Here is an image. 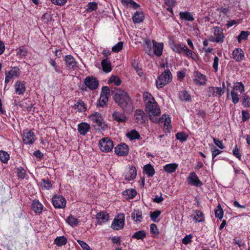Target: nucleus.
<instances>
[{
    "instance_id": "1",
    "label": "nucleus",
    "mask_w": 250,
    "mask_h": 250,
    "mask_svg": "<svg viewBox=\"0 0 250 250\" xmlns=\"http://www.w3.org/2000/svg\"><path fill=\"white\" fill-rule=\"evenodd\" d=\"M112 95L115 103L123 111L128 114L133 110V105L128 94L124 90L115 89L111 91Z\"/></svg>"
},
{
    "instance_id": "2",
    "label": "nucleus",
    "mask_w": 250,
    "mask_h": 250,
    "mask_svg": "<svg viewBox=\"0 0 250 250\" xmlns=\"http://www.w3.org/2000/svg\"><path fill=\"white\" fill-rule=\"evenodd\" d=\"M172 80V74L167 69L162 73L156 81V86L158 88H161L169 83Z\"/></svg>"
},
{
    "instance_id": "3",
    "label": "nucleus",
    "mask_w": 250,
    "mask_h": 250,
    "mask_svg": "<svg viewBox=\"0 0 250 250\" xmlns=\"http://www.w3.org/2000/svg\"><path fill=\"white\" fill-rule=\"evenodd\" d=\"M99 146L101 151L108 152L112 150L113 142L109 138H104L99 141Z\"/></svg>"
},
{
    "instance_id": "4",
    "label": "nucleus",
    "mask_w": 250,
    "mask_h": 250,
    "mask_svg": "<svg viewBox=\"0 0 250 250\" xmlns=\"http://www.w3.org/2000/svg\"><path fill=\"white\" fill-rule=\"evenodd\" d=\"M146 111L148 115L154 113L160 114V109L153 97L151 98V100L146 103Z\"/></svg>"
},
{
    "instance_id": "5",
    "label": "nucleus",
    "mask_w": 250,
    "mask_h": 250,
    "mask_svg": "<svg viewBox=\"0 0 250 250\" xmlns=\"http://www.w3.org/2000/svg\"><path fill=\"white\" fill-rule=\"evenodd\" d=\"M111 94L110 89L108 86H104L102 88L100 97L99 100V104L101 107H104L108 101L109 95Z\"/></svg>"
},
{
    "instance_id": "6",
    "label": "nucleus",
    "mask_w": 250,
    "mask_h": 250,
    "mask_svg": "<svg viewBox=\"0 0 250 250\" xmlns=\"http://www.w3.org/2000/svg\"><path fill=\"white\" fill-rule=\"evenodd\" d=\"M22 136V141L26 145L32 144L36 140L35 133L30 130L26 129L24 130Z\"/></svg>"
},
{
    "instance_id": "7",
    "label": "nucleus",
    "mask_w": 250,
    "mask_h": 250,
    "mask_svg": "<svg viewBox=\"0 0 250 250\" xmlns=\"http://www.w3.org/2000/svg\"><path fill=\"white\" fill-rule=\"evenodd\" d=\"M90 120L93 122L94 126H98L104 128V125L103 118L101 114L98 112H95L92 114L89 117Z\"/></svg>"
},
{
    "instance_id": "8",
    "label": "nucleus",
    "mask_w": 250,
    "mask_h": 250,
    "mask_svg": "<svg viewBox=\"0 0 250 250\" xmlns=\"http://www.w3.org/2000/svg\"><path fill=\"white\" fill-rule=\"evenodd\" d=\"M52 204L55 208H63L66 205L65 198L60 195H55L52 198Z\"/></svg>"
},
{
    "instance_id": "9",
    "label": "nucleus",
    "mask_w": 250,
    "mask_h": 250,
    "mask_svg": "<svg viewBox=\"0 0 250 250\" xmlns=\"http://www.w3.org/2000/svg\"><path fill=\"white\" fill-rule=\"evenodd\" d=\"M214 29V37L211 40L212 42L217 43H222L224 42L225 36L223 33V29L218 26H215Z\"/></svg>"
},
{
    "instance_id": "10",
    "label": "nucleus",
    "mask_w": 250,
    "mask_h": 250,
    "mask_svg": "<svg viewBox=\"0 0 250 250\" xmlns=\"http://www.w3.org/2000/svg\"><path fill=\"white\" fill-rule=\"evenodd\" d=\"M125 217L123 214L115 218L111 224V228L115 230L122 229L124 226Z\"/></svg>"
},
{
    "instance_id": "11",
    "label": "nucleus",
    "mask_w": 250,
    "mask_h": 250,
    "mask_svg": "<svg viewBox=\"0 0 250 250\" xmlns=\"http://www.w3.org/2000/svg\"><path fill=\"white\" fill-rule=\"evenodd\" d=\"M224 89L218 87H210L208 89V95L209 97H220L224 94Z\"/></svg>"
},
{
    "instance_id": "12",
    "label": "nucleus",
    "mask_w": 250,
    "mask_h": 250,
    "mask_svg": "<svg viewBox=\"0 0 250 250\" xmlns=\"http://www.w3.org/2000/svg\"><path fill=\"white\" fill-rule=\"evenodd\" d=\"M84 83L90 90L96 89L99 85L98 80L92 77H87L84 80Z\"/></svg>"
},
{
    "instance_id": "13",
    "label": "nucleus",
    "mask_w": 250,
    "mask_h": 250,
    "mask_svg": "<svg viewBox=\"0 0 250 250\" xmlns=\"http://www.w3.org/2000/svg\"><path fill=\"white\" fill-rule=\"evenodd\" d=\"M20 71L18 67H14L8 72H5V83H9L12 78L18 77L20 75Z\"/></svg>"
},
{
    "instance_id": "14",
    "label": "nucleus",
    "mask_w": 250,
    "mask_h": 250,
    "mask_svg": "<svg viewBox=\"0 0 250 250\" xmlns=\"http://www.w3.org/2000/svg\"><path fill=\"white\" fill-rule=\"evenodd\" d=\"M187 181L189 184L196 187H201L203 185L196 174L194 172H191L189 174L188 177Z\"/></svg>"
},
{
    "instance_id": "15",
    "label": "nucleus",
    "mask_w": 250,
    "mask_h": 250,
    "mask_svg": "<svg viewBox=\"0 0 250 250\" xmlns=\"http://www.w3.org/2000/svg\"><path fill=\"white\" fill-rule=\"evenodd\" d=\"M128 146L124 144L122 145H118L115 147V152L118 156H126L128 153Z\"/></svg>"
},
{
    "instance_id": "16",
    "label": "nucleus",
    "mask_w": 250,
    "mask_h": 250,
    "mask_svg": "<svg viewBox=\"0 0 250 250\" xmlns=\"http://www.w3.org/2000/svg\"><path fill=\"white\" fill-rule=\"evenodd\" d=\"M114 120L119 123H125L127 121V117L124 113L118 111H115L112 114Z\"/></svg>"
},
{
    "instance_id": "17",
    "label": "nucleus",
    "mask_w": 250,
    "mask_h": 250,
    "mask_svg": "<svg viewBox=\"0 0 250 250\" xmlns=\"http://www.w3.org/2000/svg\"><path fill=\"white\" fill-rule=\"evenodd\" d=\"M193 81L196 84L203 85L206 83V76L200 73L199 71H194L193 73Z\"/></svg>"
},
{
    "instance_id": "18",
    "label": "nucleus",
    "mask_w": 250,
    "mask_h": 250,
    "mask_svg": "<svg viewBox=\"0 0 250 250\" xmlns=\"http://www.w3.org/2000/svg\"><path fill=\"white\" fill-rule=\"evenodd\" d=\"M137 175V170L135 167L131 166L129 170L125 174V179L127 181L133 180Z\"/></svg>"
},
{
    "instance_id": "19",
    "label": "nucleus",
    "mask_w": 250,
    "mask_h": 250,
    "mask_svg": "<svg viewBox=\"0 0 250 250\" xmlns=\"http://www.w3.org/2000/svg\"><path fill=\"white\" fill-rule=\"evenodd\" d=\"M153 53L157 56L160 57L162 54L164 44L163 43H158L153 40Z\"/></svg>"
},
{
    "instance_id": "20",
    "label": "nucleus",
    "mask_w": 250,
    "mask_h": 250,
    "mask_svg": "<svg viewBox=\"0 0 250 250\" xmlns=\"http://www.w3.org/2000/svg\"><path fill=\"white\" fill-rule=\"evenodd\" d=\"M233 58L237 62H241L244 58V53L241 48H236L232 53Z\"/></svg>"
},
{
    "instance_id": "21",
    "label": "nucleus",
    "mask_w": 250,
    "mask_h": 250,
    "mask_svg": "<svg viewBox=\"0 0 250 250\" xmlns=\"http://www.w3.org/2000/svg\"><path fill=\"white\" fill-rule=\"evenodd\" d=\"M65 64L69 69H73L77 66V62L74 58L71 55H66L65 57Z\"/></svg>"
},
{
    "instance_id": "22",
    "label": "nucleus",
    "mask_w": 250,
    "mask_h": 250,
    "mask_svg": "<svg viewBox=\"0 0 250 250\" xmlns=\"http://www.w3.org/2000/svg\"><path fill=\"white\" fill-rule=\"evenodd\" d=\"M96 219L98 220V223L99 225L107 222L109 220L108 214L105 211H101L98 213L96 216Z\"/></svg>"
},
{
    "instance_id": "23",
    "label": "nucleus",
    "mask_w": 250,
    "mask_h": 250,
    "mask_svg": "<svg viewBox=\"0 0 250 250\" xmlns=\"http://www.w3.org/2000/svg\"><path fill=\"white\" fill-rule=\"evenodd\" d=\"M15 89L16 94H23L25 91V86L23 82L17 81L15 84Z\"/></svg>"
},
{
    "instance_id": "24",
    "label": "nucleus",
    "mask_w": 250,
    "mask_h": 250,
    "mask_svg": "<svg viewBox=\"0 0 250 250\" xmlns=\"http://www.w3.org/2000/svg\"><path fill=\"white\" fill-rule=\"evenodd\" d=\"M132 219L136 223H138L141 222V220L143 218L142 212L139 209L134 210L131 214Z\"/></svg>"
},
{
    "instance_id": "25",
    "label": "nucleus",
    "mask_w": 250,
    "mask_h": 250,
    "mask_svg": "<svg viewBox=\"0 0 250 250\" xmlns=\"http://www.w3.org/2000/svg\"><path fill=\"white\" fill-rule=\"evenodd\" d=\"M90 125L86 123H82L78 125V130L79 132L83 135L86 134L90 129Z\"/></svg>"
},
{
    "instance_id": "26",
    "label": "nucleus",
    "mask_w": 250,
    "mask_h": 250,
    "mask_svg": "<svg viewBox=\"0 0 250 250\" xmlns=\"http://www.w3.org/2000/svg\"><path fill=\"white\" fill-rule=\"evenodd\" d=\"M137 194L136 190L134 189H127L123 192V195L126 199H131L135 197Z\"/></svg>"
},
{
    "instance_id": "27",
    "label": "nucleus",
    "mask_w": 250,
    "mask_h": 250,
    "mask_svg": "<svg viewBox=\"0 0 250 250\" xmlns=\"http://www.w3.org/2000/svg\"><path fill=\"white\" fill-rule=\"evenodd\" d=\"M179 16L182 20L186 21H193L194 20L193 15L189 12H180Z\"/></svg>"
},
{
    "instance_id": "28",
    "label": "nucleus",
    "mask_w": 250,
    "mask_h": 250,
    "mask_svg": "<svg viewBox=\"0 0 250 250\" xmlns=\"http://www.w3.org/2000/svg\"><path fill=\"white\" fill-rule=\"evenodd\" d=\"M103 70L105 73H108L111 71L110 62L107 59H104L101 62Z\"/></svg>"
},
{
    "instance_id": "29",
    "label": "nucleus",
    "mask_w": 250,
    "mask_h": 250,
    "mask_svg": "<svg viewBox=\"0 0 250 250\" xmlns=\"http://www.w3.org/2000/svg\"><path fill=\"white\" fill-rule=\"evenodd\" d=\"M144 15L141 11H137L132 16V20L134 23H140L144 20Z\"/></svg>"
},
{
    "instance_id": "30",
    "label": "nucleus",
    "mask_w": 250,
    "mask_h": 250,
    "mask_svg": "<svg viewBox=\"0 0 250 250\" xmlns=\"http://www.w3.org/2000/svg\"><path fill=\"white\" fill-rule=\"evenodd\" d=\"M195 222H202L204 221L203 213L200 210H195L194 214L191 216Z\"/></svg>"
},
{
    "instance_id": "31",
    "label": "nucleus",
    "mask_w": 250,
    "mask_h": 250,
    "mask_svg": "<svg viewBox=\"0 0 250 250\" xmlns=\"http://www.w3.org/2000/svg\"><path fill=\"white\" fill-rule=\"evenodd\" d=\"M144 171L148 177H152L155 174V170L150 164L145 166Z\"/></svg>"
},
{
    "instance_id": "32",
    "label": "nucleus",
    "mask_w": 250,
    "mask_h": 250,
    "mask_svg": "<svg viewBox=\"0 0 250 250\" xmlns=\"http://www.w3.org/2000/svg\"><path fill=\"white\" fill-rule=\"evenodd\" d=\"M163 123L164 127H168L170 126L171 120L168 115L164 114L160 118L159 120V124Z\"/></svg>"
},
{
    "instance_id": "33",
    "label": "nucleus",
    "mask_w": 250,
    "mask_h": 250,
    "mask_svg": "<svg viewBox=\"0 0 250 250\" xmlns=\"http://www.w3.org/2000/svg\"><path fill=\"white\" fill-rule=\"evenodd\" d=\"M178 167V165L175 163L167 164L164 167V170L167 173L174 172Z\"/></svg>"
},
{
    "instance_id": "34",
    "label": "nucleus",
    "mask_w": 250,
    "mask_h": 250,
    "mask_svg": "<svg viewBox=\"0 0 250 250\" xmlns=\"http://www.w3.org/2000/svg\"><path fill=\"white\" fill-rule=\"evenodd\" d=\"M32 208L35 212L41 213L43 209V206L38 201H34L32 203Z\"/></svg>"
},
{
    "instance_id": "35",
    "label": "nucleus",
    "mask_w": 250,
    "mask_h": 250,
    "mask_svg": "<svg viewBox=\"0 0 250 250\" xmlns=\"http://www.w3.org/2000/svg\"><path fill=\"white\" fill-rule=\"evenodd\" d=\"M179 98L182 101L189 102L191 101V96L188 94L187 91H183L179 93Z\"/></svg>"
},
{
    "instance_id": "36",
    "label": "nucleus",
    "mask_w": 250,
    "mask_h": 250,
    "mask_svg": "<svg viewBox=\"0 0 250 250\" xmlns=\"http://www.w3.org/2000/svg\"><path fill=\"white\" fill-rule=\"evenodd\" d=\"M67 243V239L64 236L57 237L55 239V244L58 246L64 245Z\"/></svg>"
},
{
    "instance_id": "37",
    "label": "nucleus",
    "mask_w": 250,
    "mask_h": 250,
    "mask_svg": "<svg viewBox=\"0 0 250 250\" xmlns=\"http://www.w3.org/2000/svg\"><path fill=\"white\" fill-rule=\"evenodd\" d=\"M146 235L144 230H139L136 232L132 236V238H135L138 240L141 239L143 240Z\"/></svg>"
},
{
    "instance_id": "38",
    "label": "nucleus",
    "mask_w": 250,
    "mask_h": 250,
    "mask_svg": "<svg viewBox=\"0 0 250 250\" xmlns=\"http://www.w3.org/2000/svg\"><path fill=\"white\" fill-rule=\"evenodd\" d=\"M74 108L79 112L85 111L86 107L84 103L82 101H79L74 104Z\"/></svg>"
},
{
    "instance_id": "39",
    "label": "nucleus",
    "mask_w": 250,
    "mask_h": 250,
    "mask_svg": "<svg viewBox=\"0 0 250 250\" xmlns=\"http://www.w3.org/2000/svg\"><path fill=\"white\" fill-rule=\"evenodd\" d=\"M127 136L131 140L134 139H139L140 137V135L139 133L135 130H133L127 133Z\"/></svg>"
},
{
    "instance_id": "40",
    "label": "nucleus",
    "mask_w": 250,
    "mask_h": 250,
    "mask_svg": "<svg viewBox=\"0 0 250 250\" xmlns=\"http://www.w3.org/2000/svg\"><path fill=\"white\" fill-rule=\"evenodd\" d=\"M66 221H67V222L71 226H72L73 227L77 226L79 223L78 220L71 215H69Z\"/></svg>"
},
{
    "instance_id": "41",
    "label": "nucleus",
    "mask_w": 250,
    "mask_h": 250,
    "mask_svg": "<svg viewBox=\"0 0 250 250\" xmlns=\"http://www.w3.org/2000/svg\"><path fill=\"white\" fill-rule=\"evenodd\" d=\"M144 48L146 53L149 55H151L152 45L151 41L149 40H147L145 41V44L144 45Z\"/></svg>"
},
{
    "instance_id": "42",
    "label": "nucleus",
    "mask_w": 250,
    "mask_h": 250,
    "mask_svg": "<svg viewBox=\"0 0 250 250\" xmlns=\"http://www.w3.org/2000/svg\"><path fill=\"white\" fill-rule=\"evenodd\" d=\"M242 105L245 107H250V98L246 94H244L242 96Z\"/></svg>"
},
{
    "instance_id": "43",
    "label": "nucleus",
    "mask_w": 250,
    "mask_h": 250,
    "mask_svg": "<svg viewBox=\"0 0 250 250\" xmlns=\"http://www.w3.org/2000/svg\"><path fill=\"white\" fill-rule=\"evenodd\" d=\"M184 45V44H174L172 46V49L174 52L180 54L184 50L183 46Z\"/></svg>"
},
{
    "instance_id": "44",
    "label": "nucleus",
    "mask_w": 250,
    "mask_h": 250,
    "mask_svg": "<svg viewBox=\"0 0 250 250\" xmlns=\"http://www.w3.org/2000/svg\"><path fill=\"white\" fill-rule=\"evenodd\" d=\"M9 158V155L4 151H0V160L3 163H6Z\"/></svg>"
},
{
    "instance_id": "45",
    "label": "nucleus",
    "mask_w": 250,
    "mask_h": 250,
    "mask_svg": "<svg viewBox=\"0 0 250 250\" xmlns=\"http://www.w3.org/2000/svg\"><path fill=\"white\" fill-rule=\"evenodd\" d=\"M215 216L216 218L221 219L223 216V210L220 205H218L217 208L215 209Z\"/></svg>"
},
{
    "instance_id": "46",
    "label": "nucleus",
    "mask_w": 250,
    "mask_h": 250,
    "mask_svg": "<svg viewBox=\"0 0 250 250\" xmlns=\"http://www.w3.org/2000/svg\"><path fill=\"white\" fill-rule=\"evenodd\" d=\"M176 138L177 140L184 142L187 140L188 135L184 132H180L176 134Z\"/></svg>"
},
{
    "instance_id": "47",
    "label": "nucleus",
    "mask_w": 250,
    "mask_h": 250,
    "mask_svg": "<svg viewBox=\"0 0 250 250\" xmlns=\"http://www.w3.org/2000/svg\"><path fill=\"white\" fill-rule=\"evenodd\" d=\"M250 33L248 31H242L241 32L240 34L237 38V40L239 42H241L242 40H247Z\"/></svg>"
},
{
    "instance_id": "48",
    "label": "nucleus",
    "mask_w": 250,
    "mask_h": 250,
    "mask_svg": "<svg viewBox=\"0 0 250 250\" xmlns=\"http://www.w3.org/2000/svg\"><path fill=\"white\" fill-rule=\"evenodd\" d=\"M108 82L109 83H114L115 85L118 86L121 83V80L119 77L113 75L110 78Z\"/></svg>"
},
{
    "instance_id": "49",
    "label": "nucleus",
    "mask_w": 250,
    "mask_h": 250,
    "mask_svg": "<svg viewBox=\"0 0 250 250\" xmlns=\"http://www.w3.org/2000/svg\"><path fill=\"white\" fill-rule=\"evenodd\" d=\"M86 11L88 12H91L97 9V3L95 2H91L88 3Z\"/></svg>"
},
{
    "instance_id": "50",
    "label": "nucleus",
    "mask_w": 250,
    "mask_h": 250,
    "mask_svg": "<svg viewBox=\"0 0 250 250\" xmlns=\"http://www.w3.org/2000/svg\"><path fill=\"white\" fill-rule=\"evenodd\" d=\"M150 232L153 234V237L159 234V231L157 226L155 224H151L150 225Z\"/></svg>"
},
{
    "instance_id": "51",
    "label": "nucleus",
    "mask_w": 250,
    "mask_h": 250,
    "mask_svg": "<svg viewBox=\"0 0 250 250\" xmlns=\"http://www.w3.org/2000/svg\"><path fill=\"white\" fill-rule=\"evenodd\" d=\"M132 66L136 71V72L138 73V74L139 76L142 75L143 73L139 66L138 62L136 60H134L133 61H132Z\"/></svg>"
},
{
    "instance_id": "52",
    "label": "nucleus",
    "mask_w": 250,
    "mask_h": 250,
    "mask_svg": "<svg viewBox=\"0 0 250 250\" xmlns=\"http://www.w3.org/2000/svg\"><path fill=\"white\" fill-rule=\"evenodd\" d=\"M233 88L234 90L239 91L241 93L244 91V86L241 82L235 83Z\"/></svg>"
},
{
    "instance_id": "53",
    "label": "nucleus",
    "mask_w": 250,
    "mask_h": 250,
    "mask_svg": "<svg viewBox=\"0 0 250 250\" xmlns=\"http://www.w3.org/2000/svg\"><path fill=\"white\" fill-rule=\"evenodd\" d=\"M123 46V42H119L112 47V51L114 52H118L122 49Z\"/></svg>"
},
{
    "instance_id": "54",
    "label": "nucleus",
    "mask_w": 250,
    "mask_h": 250,
    "mask_svg": "<svg viewBox=\"0 0 250 250\" xmlns=\"http://www.w3.org/2000/svg\"><path fill=\"white\" fill-rule=\"evenodd\" d=\"M17 176L21 179H24L26 175L25 170L22 167H20L17 169Z\"/></svg>"
},
{
    "instance_id": "55",
    "label": "nucleus",
    "mask_w": 250,
    "mask_h": 250,
    "mask_svg": "<svg viewBox=\"0 0 250 250\" xmlns=\"http://www.w3.org/2000/svg\"><path fill=\"white\" fill-rule=\"evenodd\" d=\"M161 212L160 210H156L153 212H150V217L151 219V220L153 222H156L157 218L161 214Z\"/></svg>"
},
{
    "instance_id": "56",
    "label": "nucleus",
    "mask_w": 250,
    "mask_h": 250,
    "mask_svg": "<svg viewBox=\"0 0 250 250\" xmlns=\"http://www.w3.org/2000/svg\"><path fill=\"white\" fill-rule=\"evenodd\" d=\"M146 120L147 117L145 115V113L143 114L142 115L139 117H136L135 118L136 122L138 124H144L146 122Z\"/></svg>"
},
{
    "instance_id": "57",
    "label": "nucleus",
    "mask_w": 250,
    "mask_h": 250,
    "mask_svg": "<svg viewBox=\"0 0 250 250\" xmlns=\"http://www.w3.org/2000/svg\"><path fill=\"white\" fill-rule=\"evenodd\" d=\"M231 95L232 98V102L236 104L239 102V99L238 97V94L235 91L233 90L231 91Z\"/></svg>"
},
{
    "instance_id": "58",
    "label": "nucleus",
    "mask_w": 250,
    "mask_h": 250,
    "mask_svg": "<svg viewBox=\"0 0 250 250\" xmlns=\"http://www.w3.org/2000/svg\"><path fill=\"white\" fill-rule=\"evenodd\" d=\"M77 242L81 246L83 250H92L85 242L80 240H77Z\"/></svg>"
},
{
    "instance_id": "59",
    "label": "nucleus",
    "mask_w": 250,
    "mask_h": 250,
    "mask_svg": "<svg viewBox=\"0 0 250 250\" xmlns=\"http://www.w3.org/2000/svg\"><path fill=\"white\" fill-rule=\"evenodd\" d=\"M160 114H149V117L150 120L153 123H158L159 124V120H160V118L158 119L157 116H159Z\"/></svg>"
},
{
    "instance_id": "60",
    "label": "nucleus",
    "mask_w": 250,
    "mask_h": 250,
    "mask_svg": "<svg viewBox=\"0 0 250 250\" xmlns=\"http://www.w3.org/2000/svg\"><path fill=\"white\" fill-rule=\"evenodd\" d=\"M42 188L46 189H49L52 187V184L50 181L49 180H42Z\"/></svg>"
},
{
    "instance_id": "61",
    "label": "nucleus",
    "mask_w": 250,
    "mask_h": 250,
    "mask_svg": "<svg viewBox=\"0 0 250 250\" xmlns=\"http://www.w3.org/2000/svg\"><path fill=\"white\" fill-rule=\"evenodd\" d=\"M211 151L212 153V161L214 162L215 157L217 156L218 155L220 154L222 152V151L212 147L211 148Z\"/></svg>"
},
{
    "instance_id": "62",
    "label": "nucleus",
    "mask_w": 250,
    "mask_h": 250,
    "mask_svg": "<svg viewBox=\"0 0 250 250\" xmlns=\"http://www.w3.org/2000/svg\"><path fill=\"white\" fill-rule=\"evenodd\" d=\"M192 236H193L191 234H189V235H186L182 239V243L185 245L188 244L191 241V239L192 238Z\"/></svg>"
},
{
    "instance_id": "63",
    "label": "nucleus",
    "mask_w": 250,
    "mask_h": 250,
    "mask_svg": "<svg viewBox=\"0 0 250 250\" xmlns=\"http://www.w3.org/2000/svg\"><path fill=\"white\" fill-rule=\"evenodd\" d=\"M233 154L239 160H241V154L239 152V149L237 147V146L236 145L234 149H233Z\"/></svg>"
},
{
    "instance_id": "64",
    "label": "nucleus",
    "mask_w": 250,
    "mask_h": 250,
    "mask_svg": "<svg viewBox=\"0 0 250 250\" xmlns=\"http://www.w3.org/2000/svg\"><path fill=\"white\" fill-rule=\"evenodd\" d=\"M27 50L23 47H20L18 52V55L21 57H24L26 55Z\"/></svg>"
}]
</instances>
